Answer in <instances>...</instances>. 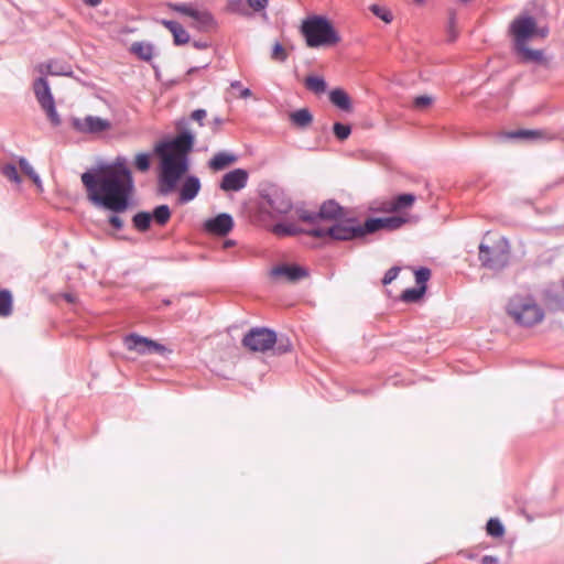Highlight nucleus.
Here are the masks:
<instances>
[{
  "label": "nucleus",
  "mask_w": 564,
  "mask_h": 564,
  "mask_svg": "<svg viewBox=\"0 0 564 564\" xmlns=\"http://www.w3.org/2000/svg\"><path fill=\"white\" fill-rule=\"evenodd\" d=\"M80 178L95 207L117 213H126L131 207L134 183L98 167L84 172Z\"/></svg>",
  "instance_id": "1"
},
{
  "label": "nucleus",
  "mask_w": 564,
  "mask_h": 564,
  "mask_svg": "<svg viewBox=\"0 0 564 564\" xmlns=\"http://www.w3.org/2000/svg\"><path fill=\"white\" fill-rule=\"evenodd\" d=\"M241 344L245 348L254 352L272 350L273 355H285L293 348L291 339L286 335H278L268 327H253L243 336Z\"/></svg>",
  "instance_id": "2"
},
{
  "label": "nucleus",
  "mask_w": 564,
  "mask_h": 564,
  "mask_svg": "<svg viewBox=\"0 0 564 564\" xmlns=\"http://www.w3.org/2000/svg\"><path fill=\"white\" fill-rule=\"evenodd\" d=\"M301 33L306 45L312 48L329 47L340 41V35L333 23L324 15H312L303 20Z\"/></svg>",
  "instance_id": "3"
},
{
  "label": "nucleus",
  "mask_w": 564,
  "mask_h": 564,
  "mask_svg": "<svg viewBox=\"0 0 564 564\" xmlns=\"http://www.w3.org/2000/svg\"><path fill=\"white\" fill-rule=\"evenodd\" d=\"M158 156L160 158L159 191L166 195L176 188L178 181L188 171L189 162L187 156L170 152Z\"/></svg>",
  "instance_id": "4"
},
{
  "label": "nucleus",
  "mask_w": 564,
  "mask_h": 564,
  "mask_svg": "<svg viewBox=\"0 0 564 564\" xmlns=\"http://www.w3.org/2000/svg\"><path fill=\"white\" fill-rule=\"evenodd\" d=\"M307 236L314 238H330L335 241H352L368 236L366 221L360 224L357 218H341L328 228L314 227L307 231Z\"/></svg>",
  "instance_id": "5"
},
{
  "label": "nucleus",
  "mask_w": 564,
  "mask_h": 564,
  "mask_svg": "<svg viewBox=\"0 0 564 564\" xmlns=\"http://www.w3.org/2000/svg\"><path fill=\"white\" fill-rule=\"evenodd\" d=\"M194 144L195 134L188 129V120L182 118L176 122V135L158 142L154 147V153L163 155L165 152H170L188 158Z\"/></svg>",
  "instance_id": "6"
},
{
  "label": "nucleus",
  "mask_w": 564,
  "mask_h": 564,
  "mask_svg": "<svg viewBox=\"0 0 564 564\" xmlns=\"http://www.w3.org/2000/svg\"><path fill=\"white\" fill-rule=\"evenodd\" d=\"M507 312L519 325L524 327H532L544 318V311L532 296L511 297L507 305Z\"/></svg>",
  "instance_id": "7"
},
{
  "label": "nucleus",
  "mask_w": 564,
  "mask_h": 564,
  "mask_svg": "<svg viewBox=\"0 0 564 564\" xmlns=\"http://www.w3.org/2000/svg\"><path fill=\"white\" fill-rule=\"evenodd\" d=\"M478 249V258L484 268L492 271H501L508 265L510 246L506 238H501L491 247L480 243Z\"/></svg>",
  "instance_id": "8"
},
{
  "label": "nucleus",
  "mask_w": 564,
  "mask_h": 564,
  "mask_svg": "<svg viewBox=\"0 0 564 564\" xmlns=\"http://www.w3.org/2000/svg\"><path fill=\"white\" fill-rule=\"evenodd\" d=\"M260 198L261 209L270 208L276 215H285L293 207L292 199L285 191L274 184L263 187L260 191Z\"/></svg>",
  "instance_id": "9"
},
{
  "label": "nucleus",
  "mask_w": 564,
  "mask_h": 564,
  "mask_svg": "<svg viewBox=\"0 0 564 564\" xmlns=\"http://www.w3.org/2000/svg\"><path fill=\"white\" fill-rule=\"evenodd\" d=\"M509 35L512 37V50L528 45L534 39V17L521 14L514 18L509 25Z\"/></svg>",
  "instance_id": "10"
},
{
  "label": "nucleus",
  "mask_w": 564,
  "mask_h": 564,
  "mask_svg": "<svg viewBox=\"0 0 564 564\" xmlns=\"http://www.w3.org/2000/svg\"><path fill=\"white\" fill-rule=\"evenodd\" d=\"M123 344L128 350L137 351L140 355H164L167 351L170 352L164 345L135 333L127 335L123 338Z\"/></svg>",
  "instance_id": "11"
},
{
  "label": "nucleus",
  "mask_w": 564,
  "mask_h": 564,
  "mask_svg": "<svg viewBox=\"0 0 564 564\" xmlns=\"http://www.w3.org/2000/svg\"><path fill=\"white\" fill-rule=\"evenodd\" d=\"M366 231L368 235L379 230L393 231L400 229L409 223V217L402 215H392L388 217H369L366 220Z\"/></svg>",
  "instance_id": "12"
},
{
  "label": "nucleus",
  "mask_w": 564,
  "mask_h": 564,
  "mask_svg": "<svg viewBox=\"0 0 564 564\" xmlns=\"http://www.w3.org/2000/svg\"><path fill=\"white\" fill-rule=\"evenodd\" d=\"M72 128L85 134H98L110 129L111 123L100 117L87 116L84 119L73 117L70 119Z\"/></svg>",
  "instance_id": "13"
},
{
  "label": "nucleus",
  "mask_w": 564,
  "mask_h": 564,
  "mask_svg": "<svg viewBox=\"0 0 564 564\" xmlns=\"http://www.w3.org/2000/svg\"><path fill=\"white\" fill-rule=\"evenodd\" d=\"M416 200V196L412 193H402L393 196L389 200L381 202L378 207L371 208L373 212L398 214L409 209Z\"/></svg>",
  "instance_id": "14"
},
{
  "label": "nucleus",
  "mask_w": 564,
  "mask_h": 564,
  "mask_svg": "<svg viewBox=\"0 0 564 564\" xmlns=\"http://www.w3.org/2000/svg\"><path fill=\"white\" fill-rule=\"evenodd\" d=\"M234 225L232 216L227 213H221L215 217L206 219L203 228L210 235L225 237L232 230Z\"/></svg>",
  "instance_id": "15"
},
{
  "label": "nucleus",
  "mask_w": 564,
  "mask_h": 564,
  "mask_svg": "<svg viewBox=\"0 0 564 564\" xmlns=\"http://www.w3.org/2000/svg\"><path fill=\"white\" fill-rule=\"evenodd\" d=\"M249 174L245 169H235L223 175L219 188L224 192H239L246 187Z\"/></svg>",
  "instance_id": "16"
},
{
  "label": "nucleus",
  "mask_w": 564,
  "mask_h": 564,
  "mask_svg": "<svg viewBox=\"0 0 564 564\" xmlns=\"http://www.w3.org/2000/svg\"><path fill=\"white\" fill-rule=\"evenodd\" d=\"M271 273L274 276H285L291 282L300 281L310 275L306 268L295 263L276 265L272 269Z\"/></svg>",
  "instance_id": "17"
},
{
  "label": "nucleus",
  "mask_w": 564,
  "mask_h": 564,
  "mask_svg": "<svg viewBox=\"0 0 564 564\" xmlns=\"http://www.w3.org/2000/svg\"><path fill=\"white\" fill-rule=\"evenodd\" d=\"M518 56L519 61L523 64H536L541 66H547L549 59L544 54L543 50H533L528 45L522 46L513 51Z\"/></svg>",
  "instance_id": "18"
},
{
  "label": "nucleus",
  "mask_w": 564,
  "mask_h": 564,
  "mask_svg": "<svg viewBox=\"0 0 564 564\" xmlns=\"http://www.w3.org/2000/svg\"><path fill=\"white\" fill-rule=\"evenodd\" d=\"M316 216H318V220L338 221L346 216V210L335 199H328L321 205Z\"/></svg>",
  "instance_id": "19"
},
{
  "label": "nucleus",
  "mask_w": 564,
  "mask_h": 564,
  "mask_svg": "<svg viewBox=\"0 0 564 564\" xmlns=\"http://www.w3.org/2000/svg\"><path fill=\"white\" fill-rule=\"evenodd\" d=\"M200 191V181L195 175H188L185 177L184 182L178 192V202L180 204H186L193 200Z\"/></svg>",
  "instance_id": "20"
},
{
  "label": "nucleus",
  "mask_w": 564,
  "mask_h": 564,
  "mask_svg": "<svg viewBox=\"0 0 564 564\" xmlns=\"http://www.w3.org/2000/svg\"><path fill=\"white\" fill-rule=\"evenodd\" d=\"M98 169L106 172H112L117 176L126 180L127 182L134 183L131 170L128 167L127 159L124 156H117L116 160L110 164H102Z\"/></svg>",
  "instance_id": "21"
},
{
  "label": "nucleus",
  "mask_w": 564,
  "mask_h": 564,
  "mask_svg": "<svg viewBox=\"0 0 564 564\" xmlns=\"http://www.w3.org/2000/svg\"><path fill=\"white\" fill-rule=\"evenodd\" d=\"M33 91L41 107L54 101L48 82L45 77H39L34 80Z\"/></svg>",
  "instance_id": "22"
},
{
  "label": "nucleus",
  "mask_w": 564,
  "mask_h": 564,
  "mask_svg": "<svg viewBox=\"0 0 564 564\" xmlns=\"http://www.w3.org/2000/svg\"><path fill=\"white\" fill-rule=\"evenodd\" d=\"M329 101L341 111L351 112L352 101L348 93L343 88H334L328 94Z\"/></svg>",
  "instance_id": "23"
},
{
  "label": "nucleus",
  "mask_w": 564,
  "mask_h": 564,
  "mask_svg": "<svg viewBox=\"0 0 564 564\" xmlns=\"http://www.w3.org/2000/svg\"><path fill=\"white\" fill-rule=\"evenodd\" d=\"M160 22L173 34L175 45H184L189 42L188 32L177 21L163 19Z\"/></svg>",
  "instance_id": "24"
},
{
  "label": "nucleus",
  "mask_w": 564,
  "mask_h": 564,
  "mask_svg": "<svg viewBox=\"0 0 564 564\" xmlns=\"http://www.w3.org/2000/svg\"><path fill=\"white\" fill-rule=\"evenodd\" d=\"M238 160V156L234 153L228 152H217L209 161H208V167L212 171L218 172L223 171L229 165L236 163Z\"/></svg>",
  "instance_id": "25"
},
{
  "label": "nucleus",
  "mask_w": 564,
  "mask_h": 564,
  "mask_svg": "<svg viewBox=\"0 0 564 564\" xmlns=\"http://www.w3.org/2000/svg\"><path fill=\"white\" fill-rule=\"evenodd\" d=\"M308 230L310 229H303L301 227L295 226L294 224L284 221L276 223L272 227V232L279 237H293L301 234L307 235Z\"/></svg>",
  "instance_id": "26"
},
{
  "label": "nucleus",
  "mask_w": 564,
  "mask_h": 564,
  "mask_svg": "<svg viewBox=\"0 0 564 564\" xmlns=\"http://www.w3.org/2000/svg\"><path fill=\"white\" fill-rule=\"evenodd\" d=\"M192 19L197 23L198 29L203 31H210L217 25L214 15L207 10L200 11L196 9Z\"/></svg>",
  "instance_id": "27"
},
{
  "label": "nucleus",
  "mask_w": 564,
  "mask_h": 564,
  "mask_svg": "<svg viewBox=\"0 0 564 564\" xmlns=\"http://www.w3.org/2000/svg\"><path fill=\"white\" fill-rule=\"evenodd\" d=\"M293 126L304 129L313 122V115L307 108H302L290 113Z\"/></svg>",
  "instance_id": "28"
},
{
  "label": "nucleus",
  "mask_w": 564,
  "mask_h": 564,
  "mask_svg": "<svg viewBox=\"0 0 564 564\" xmlns=\"http://www.w3.org/2000/svg\"><path fill=\"white\" fill-rule=\"evenodd\" d=\"M130 52L139 59L150 62L153 57L154 46L151 43L134 42L131 44Z\"/></svg>",
  "instance_id": "29"
},
{
  "label": "nucleus",
  "mask_w": 564,
  "mask_h": 564,
  "mask_svg": "<svg viewBox=\"0 0 564 564\" xmlns=\"http://www.w3.org/2000/svg\"><path fill=\"white\" fill-rule=\"evenodd\" d=\"M150 214L152 215V221L161 227L165 226L172 216L171 208L165 204L155 206Z\"/></svg>",
  "instance_id": "30"
},
{
  "label": "nucleus",
  "mask_w": 564,
  "mask_h": 564,
  "mask_svg": "<svg viewBox=\"0 0 564 564\" xmlns=\"http://www.w3.org/2000/svg\"><path fill=\"white\" fill-rule=\"evenodd\" d=\"M543 135L542 130L518 129L505 133L507 139L538 140Z\"/></svg>",
  "instance_id": "31"
},
{
  "label": "nucleus",
  "mask_w": 564,
  "mask_h": 564,
  "mask_svg": "<svg viewBox=\"0 0 564 564\" xmlns=\"http://www.w3.org/2000/svg\"><path fill=\"white\" fill-rule=\"evenodd\" d=\"M151 223L152 215L150 214V212H138L132 217V225L140 232L148 231L151 228Z\"/></svg>",
  "instance_id": "32"
},
{
  "label": "nucleus",
  "mask_w": 564,
  "mask_h": 564,
  "mask_svg": "<svg viewBox=\"0 0 564 564\" xmlns=\"http://www.w3.org/2000/svg\"><path fill=\"white\" fill-rule=\"evenodd\" d=\"M425 293H426V290L423 286L409 288V289H405L400 294L399 299H400V301H402L404 303H417L423 299Z\"/></svg>",
  "instance_id": "33"
},
{
  "label": "nucleus",
  "mask_w": 564,
  "mask_h": 564,
  "mask_svg": "<svg viewBox=\"0 0 564 564\" xmlns=\"http://www.w3.org/2000/svg\"><path fill=\"white\" fill-rule=\"evenodd\" d=\"M305 87L315 93V94H323L326 91L327 84L326 80L321 76L310 75L305 78Z\"/></svg>",
  "instance_id": "34"
},
{
  "label": "nucleus",
  "mask_w": 564,
  "mask_h": 564,
  "mask_svg": "<svg viewBox=\"0 0 564 564\" xmlns=\"http://www.w3.org/2000/svg\"><path fill=\"white\" fill-rule=\"evenodd\" d=\"M12 294L9 290H0V316L8 317L12 314Z\"/></svg>",
  "instance_id": "35"
},
{
  "label": "nucleus",
  "mask_w": 564,
  "mask_h": 564,
  "mask_svg": "<svg viewBox=\"0 0 564 564\" xmlns=\"http://www.w3.org/2000/svg\"><path fill=\"white\" fill-rule=\"evenodd\" d=\"M486 532L489 536L502 538L506 533V529L498 518H490L486 524Z\"/></svg>",
  "instance_id": "36"
},
{
  "label": "nucleus",
  "mask_w": 564,
  "mask_h": 564,
  "mask_svg": "<svg viewBox=\"0 0 564 564\" xmlns=\"http://www.w3.org/2000/svg\"><path fill=\"white\" fill-rule=\"evenodd\" d=\"M270 58L275 63H285L288 61L289 53L279 41H275L272 45Z\"/></svg>",
  "instance_id": "37"
},
{
  "label": "nucleus",
  "mask_w": 564,
  "mask_h": 564,
  "mask_svg": "<svg viewBox=\"0 0 564 564\" xmlns=\"http://www.w3.org/2000/svg\"><path fill=\"white\" fill-rule=\"evenodd\" d=\"M152 163V155L150 153L141 152L138 153L134 158V167L142 173H145L150 170Z\"/></svg>",
  "instance_id": "38"
},
{
  "label": "nucleus",
  "mask_w": 564,
  "mask_h": 564,
  "mask_svg": "<svg viewBox=\"0 0 564 564\" xmlns=\"http://www.w3.org/2000/svg\"><path fill=\"white\" fill-rule=\"evenodd\" d=\"M0 172L9 181H11L18 185L21 184L22 178H21V176L18 172V169L14 164L6 163L4 165L1 166Z\"/></svg>",
  "instance_id": "39"
},
{
  "label": "nucleus",
  "mask_w": 564,
  "mask_h": 564,
  "mask_svg": "<svg viewBox=\"0 0 564 564\" xmlns=\"http://www.w3.org/2000/svg\"><path fill=\"white\" fill-rule=\"evenodd\" d=\"M333 133L338 141H345L349 138L351 133V126L348 123L336 121L333 124Z\"/></svg>",
  "instance_id": "40"
},
{
  "label": "nucleus",
  "mask_w": 564,
  "mask_h": 564,
  "mask_svg": "<svg viewBox=\"0 0 564 564\" xmlns=\"http://www.w3.org/2000/svg\"><path fill=\"white\" fill-rule=\"evenodd\" d=\"M47 74L50 75H63L70 76L73 74L72 67L67 64L48 63L46 65Z\"/></svg>",
  "instance_id": "41"
},
{
  "label": "nucleus",
  "mask_w": 564,
  "mask_h": 564,
  "mask_svg": "<svg viewBox=\"0 0 564 564\" xmlns=\"http://www.w3.org/2000/svg\"><path fill=\"white\" fill-rule=\"evenodd\" d=\"M228 10L232 13L241 15H251L247 0H232L228 3Z\"/></svg>",
  "instance_id": "42"
},
{
  "label": "nucleus",
  "mask_w": 564,
  "mask_h": 564,
  "mask_svg": "<svg viewBox=\"0 0 564 564\" xmlns=\"http://www.w3.org/2000/svg\"><path fill=\"white\" fill-rule=\"evenodd\" d=\"M41 108L45 111L53 127H58L62 123L61 117L56 111L55 101L44 105Z\"/></svg>",
  "instance_id": "43"
},
{
  "label": "nucleus",
  "mask_w": 564,
  "mask_h": 564,
  "mask_svg": "<svg viewBox=\"0 0 564 564\" xmlns=\"http://www.w3.org/2000/svg\"><path fill=\"white\" fill-rule=\"evenodd\" d=\"M416 286H423L427 290V281L431 278V270L426 267H420L414 271Z\"/></svg>",
  "instance_id": "44"
},
{
  "label": "nucleus",
  "mask_w": 564,
  "mask_h": 564,
  "mask_svg": "<svg viewBox=\"0 0 564 564\" xmlns=\"http://www.w3.org/2000/svg\"><path fill=\"white\" fill-rule=\"evenodd\" d=\"M370 11L386 23H390L393 19L391 11L379 4H372Z\"/></svg>",
  "instance_id": "45"
},
{
  "label": "nucleus",
  "mask_w": 564,
  "mask_h": 564,
  "mask_svg": "<svg viewBox=\"0 0 564 564\" xmlns=\"http://www.w3.org/2000/svg\"><path fill=\"white\" fill-rule=\"evenodd\" d=\"M297 217L301 221L315 224L318 221V216H316V212H310L306 209H297Z\"/></svg>",
  "instance_id": "46"
},
{
  "label": "nucleus",
  "mask_w": 564,
  "mask_h": 564,
  "mask_svg": "<svg viewBox=\"0 0 564 564\" xmlns=\"http://www.w3.org/2000/svg\"><path fill=\"white\" fill-rule=\"evenodd\" d=\"M120 214L121 213L110 212L108 216L107 221L115 230H121L124 226L122 218L119 216Z\"/></svg>",
  "instance_id": "47"
},
{
  "label": "nucleus",
  "mask_w": 564,
  "mask_h": 564,
  "mask_svg": "<svg viewBox=\"0 0 564 564\" xmlns=\"http://www.w3.org/2000/svg\"><path fill=\"white\" fill-rule=\"evenodd\" d=\"M170 7L174 10V11H177L180 13H183L189 18H193V14L195 12V8L186 4V3H175V4H170Z\"/></svg>",
  "instance_id": "48"
},
{
  "label": "nucleus",
  "mask_w": 564,
  "mask_h": 564,
  "mask_svg": "<svg viewBox=\"0 0 564 564\" xmlns=\"http://www.w3.org/2000/svg\"><path fill=\"white\" fill-rule=\"evenodd\" d=\"M433 102L432 97L426 95H421L414 98L413 106L417 109H424L431 106Z\"/></svg>",
  "instance_id": "49"
},
{
  "label": "nucleus",
  "mask_w": 564,
  "mask_h": 564,
  "mask_svg": "<svg viewBox=\"0 0 564 564\" xmlns=\"http://www.w3.org/2000/svg\"><path fill=\"white\" fill-rule=\"evenodd\" d=\"M401 268L400 267H391L383 275L382 278V284L383 285H388L390 284L393 280L397 279L399 272H400Z\"/></svg>",
  "instance_id": "50"
},
{
  "label": "nucleus",
  "mask_w": 564,
  "mask_h": 564,
  "mask_svg": "<svg viewBox=\"0 0 564 564\" xmlns=\"http://www.w3.org/2000/svg\"><path fill=\"white\" fill-rule=\"evenodd\" d=\"M247 3L253 12H260L268 7L269 0H247Z\"/></svg>",
  "instance_id": "51"
},
{
  "label": "nucleus",
  "mask_w": 564,
  "mask_h": 564,
  "mask_svg": "<svg viewBox=\"0 0 564 564\" xmlns=\"http://www.w3.org/2000/svg\"><path fill=\"white\" fill-rule=\"evenodd\" d=\"M19 166L22 173L25 174L28 177H30L35 172L32 165L29 163V161L23 156L19 159Z\"/></svg>",
  "instance_id": "52"
},
{
  "label": "nucleus",
  "mask_w": 564,
  "mask_h": 564,
  "mask_svg": "<svg viewBox=\"0 0 564 564\" xmlns=\"http://www.w3.org/2000/svg\"><path fill=\"white\" fill-rule=\"evenodd\" d=\"M230 86H231L232 88H239V91H240V98L246 99V98H249V97H251V96H252V91H251V89H249V88H247V87H246V88H242L241 82H239V80H234V82H231Z\"/></svg>",
  "instance_id": "53"
},
{
  "label": "nucleus",
  "mask_w": 564,
  "mask_h": 564,
  "mask_svg": "<svg viewBox=\"0 0 564 564\" xmlns=\"http://www.w3.org/2000/svg\"><path fill=\"white\" fill-rule=\"evenodd\" d=\"M206 115H207V112L205 109H195L191 113V119L197 121L199 123V126L203 127L204 126L203 120L206 118Z\"/></svg>",
  "instance_id": "54"
},
{
  "label": "nucleus",
  "mask_w": 564,
  "mask_h": 564,
  "mask_svg": "<svg viewBox=\"0 0 564 564\" xmlns=\"http://www.w3.org/2000/svg\"><path fill=\"white\" fill-rule=\"evenodd\" d=\"M549 28L547 26H539L536 23V20L534 19V39H545L549 35Z\"/></svg>",
  "instance_id": "55"
},
{
  "label": "nucleus",
  "mask_w": 564,
  "mask_h": 564,
  "mask_svg": "<svg viewBox=\"0 0 564 564\" xmlns=\"http://www.w3.org/2000/svg\"><path fill=\"white\" fill-rule=\"evenodd\" d=\"M481 564H499V558L494 555H484L480 558Z\"/></svg>",
  "instance_id": "56"
},
{
  "label": "nucleus",
  "mask_w": 564,
  "mask_h": 564,
  "mask_svg": "<svg viewBox=\"0 0 564 564\" xmlns=\"http://www.w3.org/2000/svg\"><path fill=\"white\" fill-rule=\"evenodd\" d=\"M224 122H225V120H224L223 118H220V117H215V118L213 119V121H212V124H213L212 129H213V131H214L215 133H216V132H218L219 127H220Z\"/></svg>",
  "instance_id": "57"
},
{
  "label": "nucleus",
  "mask_w": 564,
  "mask_h": 564,
  "mask_svg": "<svg viewBox=\"0 0 564 564\" xmlns=\"http://www.w3.org/2000/svg\"><path fill=\"white\" fill-rule=\"evenodd\" d=\"M208 67V64H205L203 66H194V67H191L187 72H186V77H189L196 73H198L200 69H205Z\"/></svg>",
  "instance_id": "58"
},
{
  "label": "nucleus",
  "mask_w": 564,
  "mask_h": 564,
  "mask_svg": "<svg viewBox=\"0 0 564 564\" xmlns=\"http://www.w3.org/2000/svg\"><path fill=\"white\" fill-rule=\"evenodd\" d=\"M29 178L35 184L37 188L42 189V181L36 172H34Z\"/></svg>",
  "instance_id": "59"
},
{
  "label": "nucleus",
  "mask_w": 564,
  "mask_h": 564,
  "mask_svg": "<svg viewBox=\"0 0 564 564\" xmlns=\"http://www.w3.org/2000/svg\"><path fill=\"white\" fill-rule=\"evenodd\" d=\"M193 46L197 50H205L209 47V43L206 41H194Z\"/></svg>",
  "instance_id": "60"
},
{
  "label": "nucleus",
  "mask_w": 564,
  "mask_h": 564,
  "mask_svg": "<svg viewBox=\"0 0 564 564\" xmlns=\"http://www.w3.org/2000/svg\"><path fill=\"white\" fill-rule=\"evenodd\" d=\"M547 300H549L550 302L554 300V302H555V307H556V308H560V307H561L560 302L557 301V297H556V296H553L552 294H547Z\"/></svg>",
  "instance_id": "61"
},
{
  "label": "nucleus",
  "mask_w": 564,
  "mask_h": 564,
  "mask_svg": "<svg viewBox=\"0 0 564 564\" xmlns=\"http://www.w3.org/2000/svg\"><path fill=\"white\" fill-rule=\"evenodd\" d=\"M101 2V0H85V3L89 7H96Z\"/></svg>",
  "instance_id": "62"
},
{
  "label": "nucleus",
  "mask_w": 564,
  "mask_h": 564,
  "mask_svg": "<svg viewBox=\"0 0 564 564\" xmlns=\"http://www.w3.org/2000/svg\"><path fill=\"white\" fill-rule=\"evenodd\" d=\"M464 555H465V557H466V558H468V560H474V558H476V557H477V555H476L475 553L470 552V551H466V552L464 553Z\"/></svg>",
  "instance_id": "63"
},
{
  "label": "nucleus",
  "mask_w": 564,
  "mask_h": 564,
  "mask_svg": "<svg viewBox=\"0 0 564 564\" xmlns=\"http://www.w3.org/2000/svg\"><path fill=\"white\" fill-rule=\"evenodd\" d=\"M454 23H455V14L453 13V14H451V18H449V26H451V29L453 28Z\"/></svg>",
  "instance_id": "64"
}]
</instances>
